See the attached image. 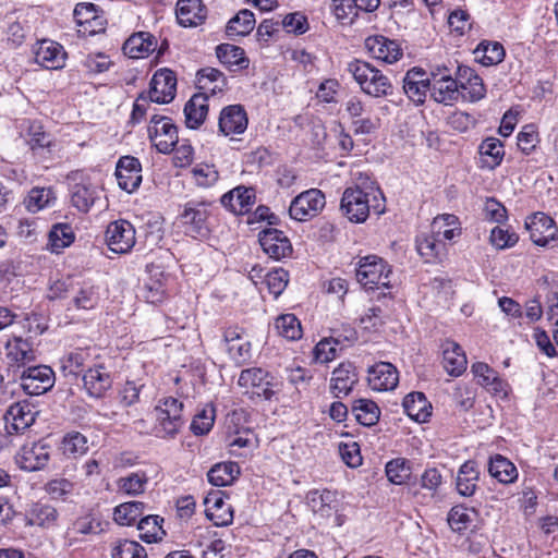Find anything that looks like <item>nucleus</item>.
<instances>
[{"instance_id":"72a5a7b5","label":"nucleus","mask_w":558,"mask_h":558,"mask_svg":"<svg viewBox=\"0 0 558 558\" xmlns=\"http://www.w3.org/2000/svg\"><path fill=\"white\" fill-rule=\"evenodd\" d=\"M208 113V96L206 93L193 95L184 106L185 124L189 129L199 128Z\"/></svg>"},{"instance_id":"de8ad7c7","label":"nucleus","mask_w":558,"mask_h":558,"mask_svg":"<svg viewBox=\"0 0 558 558\" xmlns=\"http://www.w3.org/2000/svg\"><path fill=\"white\" fill-rule=\"evenodd\" d=\"M163 519L159 515H146L141 518L137 523V530L140 531V537L146 543H156L161 541L166 534L162 530L161 523Z\"/></svg>"},{"instance_id":"052dcab7","label":"nucleus","mask_w":558,"mask_h":558,"mask_svg":"<svg viewBox=\"0 0 558 558\" xmlns=\"http://www.w3.org/2000/svg\"><path fill=\"white\" fill-rule=\"evenodd\" d=\"M46 493L56 500L66 501L75 493V484L68 478H54L45 486Z\"/></svg>"},{"instance_id":"5701e85b","label":"nucleus","mask_w":558,"mask_h":558,"mask_svg":"<svg viewBox=\"0 0 558 558\" xmlns=\"http://www.w3.org/2000/svg\"><path fill=\"white\" fill-rule=\"evenodd\" d=\"M35 61L49 70H58L65 64L63 47L52 40H41L35 50Z\"/></svg>"},{"instance_id":"f03ea898","label":"nucleus","mask_w":558,"mask_h":558,"mask_svg":"<svg viewBox=\"0 0 558 558\" xmlns=\"http://www.w3.org/2000/svg\"><path fill=\"white\" fill-rule=\"evenodd\" d=\"M360 89L374 98H388L393 96L395 87L390 78L372 63L354 59L347 65Z\"/></svg>"},{"instance_id":"cd10ccee","label":"nucleus","mask_w":558,"mask_h":558,"mask_svg":"<svg viewBox=\"0 0 558 558\" xmlns=\"http://www.w3.org/2000/svg\"><path fill=\"white\" fill-rule=\"evenodd\" d=\"M98 301V287L92 280H76L72 283L71 302L77 310H92Z\"/></svg>"},{"instance_id":"f257e3e1","label":"nucleus","mask_w":558,"mask_h":558,"mask_svg":"<svg viewBox=\"0 0 558 558\" xmlns=\"http://www.w3.org/2000/svg\"><path fill=\"white\" fill-rule=\"evenodd\" d=\"M385 209L383 192L368 178L347 187L342 193L340 210L351 222L362 223L372 211L379 216Z\"/></svg>"},{"instance_id":"a18cd8bd","label":"nucleus","mask_w":558,"mask_h":558,"mask_svg":"<svg viewBox=\"0 0 558 558\" xmlns=\"http://www.w3.org/2000/svg\"><path fill=\"white\" fill-rule=\"evenodd\" d=\"M352 413L361 425L367 427L377 424L380 417L378 405L368 399L355 400L352 405Z\"/></svg>"},{"instance_id":"680f3d73","label":"nucleus","mask_w":558,"mask_h":558,"mask_svg":"<svg viewBox=\"0 0 558 558\" xmlns=\"http://www.w3.org/2000/svg\"><path fill=\"white\" fill-rule=\"evenodd\" d=\"M61 448L65 456L76 458L88 450L87 438L77 432L70 433L64 436Z\"/></svg>"},{"instance_id":"a19ab883","label":"nucleus","mask_w":558,"mask_h":558,"mask_svg":"<svg viewBox=\"0 0 558 558\" xmlns=\"http://www.w3.org/2000/svg\"><path fill=\"white\" fill-rule=\"evenodd\" d=\"M488 472L501 484H511L518 478L517 466L506 457L496 454L489 459Z\"/></svg>"},{"instance_id":"6e6d98bb","label":"nucleus","mask_w":558,"mask_h":558,"mask_svg":"<svg viewBox=\"0 0 558 558\" xmlns=\"http://www.w3.org/2000/svg\"><path fill=\"white\" fill-rule=\"evenodd\" d=\"M192 177L199 187H211L219 180V172L215 165L207 162L196 163L192 169Z\"/></svg>"},{"instance_id":"0eeeda50","label":"nucleus","mask_w":558,"mask_h":558,"mask_svg":"<svg viewBox=\"0 0 558 558\" xmlns=\"http://www.w3.org/2000/svg\"><path fill=\"white\" fill-rule=\"evenodd\" d=\"M148 137L161 154H170L179 142L178 128L169 117L154 114L148 125Z\"/></svg>"},{"instance_id":"9d476101","label":"nucleus","mask_w":558,"mask_h":558,"mask_svg":"<svg viewBox=\"0 0 558 558\" xmlns=\"http://www.w3.org/2000/svg\"><path fill=\"white\" fill-rule=\"evenodd\" d=\"M177 92V77L169 69H159L155 72L149 84V100L155 104H169Z\"/></svg>"},{"instance_id":"4d7b16f0","label":"nucleus","mask_w":558,"mask_h":558,"mask_svg":"<svg viewBox=\"0 0 558 558\" xmlns=\"http://www.w3.org/2000/svg\"><path fill=\"white\" fill-rule=\"evenodd\" d=\"M480 62L485 66L500 63L505 58L502 45L497 41L481 43L475 50Z\"/></svg>"},{"instance_id":"39448f33","label":"nucleus","mask_w":558,"mask_h":558,"mask_svg":"<svg viewBox=\"0 0 558 558\" xmlns=\"http://www.w3.org/2000/svg\"><path fill=\"white\" fill-rule=\"evenodd\" d=\"M391 269L387 263L376 256L368 255L360 259L356 268L357 281L367 289L390 287Z\"/></svg>"},{"instance_id":"37998d69","label":"nucleus","mask_w":558,"mask_h":558,"mask_svg":"<svg viewBox=\"0 0 558 558\" xmlns=\"http://www.w3.org/2000/svg\"><path fill=\"white\" fill-rule=\"evenodd\" d=\"M255 26L254 13L247 9L239 11L227 24L226 34L230 39L248 35Z\"/></svg>"},{"instance_id":"ea45409f","label":"nucleus","mask_w":558,"mask_h":558,"mask_svg":"<svg viewBox=\"0 0 558 558\" xmlns=\"http://www.w3.org/2000/svg\"><path fill=\"white\" fill-rule=\"evenodd\" d=\"M402 405L408 416L415 422H426L432 414V405L423 392L415 391L407 395Z\"/></svg>"},{"instance_id":"c756f323","label":"nucleus","mask_w":558,"mask_h":558,"mask_svg":"<svg viewBox=\"0 0 558 558\" xmlns=\"http://www.w3.org/2000/svg\"><path fill=\"white\" fill-rule=\"evenodd\" d=\"M336 492L312 490L307 494V505L313 513L320 519H329L337 511Z\"/></svg>"},{"instance_id":"ddd939ff","label":"nucleus","mask_w":558,"mask_h":558,"mask_svg":"<svg viewBox=\"0 0 558 558\" xmlns=\"http://www.w3.org/2000/svg\"><path fill=\"white\" fill-rule=\"evenodd\" d=\"M116 177L120 189L128 193L136 191L142 183V165L133 156H122L116 166Z\"/></svg>"},{"instance_id":"79ce46f5","label":"nucleus","mask_w":558,"mask_h":558,"mask_svg":"<svg viewBox=\"0 0 558 558\" xmlns=\"http://www.w3.org/2000/svg\"><path fill=\"white\" fill-rule=\"evenodd\" d=\"M58 519V511L48 504L35 502L26 510L28 525L51 526Z\"/></svg>"},{"instance_id":"bf43d9fd","label":"nucleus","mask_w":558,"mask_h":558,"mask_svg":"<svg viewBox=\"0 0 558 558\" xmlns=\"http://www.w3.org/2000/svg\"><path fill=\"white\" fill-rule=\"evenodd\" d=\"M278 333L288 340H296L302 336L300 320L293 314L279 316L275 322Z\"/></svg>"},{"instance_id":"393cba45","label":"nucleus","mask_w":558,"mask_h":558,"mask_svg":"<svg viewBox=\"0 0 558 558\" xmlns=\"http://www.w3.org/2000/svg\"><path fill=\"white\" fill-rule=\"evenodd\" d=\"M359 381L355 367L350 363H341L333 369L331 376L330 389L336 398L348 396L354 385Z\"/></svg>"},{"instance_id":"3c124183","label":"nucleus","mask_w":558,"mask_h":558,"mask_svg":"<svg viewBox=\"0 0 558 558\" xmlns=\"http://www.w3.org/2000/svg\"><path fill=\"white\" fill-rule=\"evenodd\" d=\"M476 517L474 509L458 505L451 508L448 513V523L453 532L462 534L473 523Z\"/></svg>"},{"instance_id":"bb28decb","label":"nucleus","mask_w":558,"mask_h":558,"mask_svg":"<svg viewBox=\"0 0 558 558\" xmlns=\"http://www.w3.org/2000/svg\"><path fill=\"white\" fill-rule=\"evenodd\" d=\"M93 354L89 348H74L66 351L59 361L63 376L77 377L83 368L92 361Z\"/></svg>"},{"instance_id":"c03bdc74","label":"nucleus","mask_w":558,"mask_h":558,"mask_svg":"<svg viewBox=\"0 0 558 558\" xmlns=\"http://www.w3.org/2000/svg\"><path fill=\"white\" fill-rule=\"evenodd\" d=\"M240 474V466L235 462L215 464L207 473L208 482L217 487L228 486Z\"/></svg>"},{"instance_id":"1a4fd4ad","label":"nucleus","mask_w":558,"mask_h":558,"mask_svg":"<svg viewBox=\"0 0 558 558\" xmlns=\"http://www.w3.org/2000/svg\"><path fill=\"white\" fill-rule=\"evenodd\" d=\"M106 242L112 252L125 254L132 250L135 244V229L126 220H117L107 227Z\"/></svg>"},{"instance_id":"603ef678","label":"nucleus","mask_w":558,"mask_h":558,"mask_svg":"<svg viewBox=\"0 0 558 558\" xmlns=\"http://www.w3.org/2000/svg\"><path fill=\"white\" fill-rule=\"evenodd\" d=\"M75 239L73 229L68 223H57L49 232V245L52 252L59 253L70 246Z\"/></svg>"},{"instance_id":"13d9d810","label":"nucleus","mask_w":558,"mask_h":558,"mask_svg":"<svg viewBox=\"0 0 558 558\" xmlns=\"http://www.w3.org/2000/svg\"><path fill=\"white\" fill-rule=\"evenodd\" d=\"M197 85L199 89L215 94L225 85L223 74L215 68H205L197 72Z\"/></svg>"},{"instance_id":"e2e57ef3","label":"nucleus","mask_w":558,"mask_h":558,"mask_svg":"<svg viewBox=\"0 0 558 558\" xmlns=\"http://www.w3.org/2000/svg\"><path fill=\"white\" fill-rule=\"evenodd\" d=\"M386 475L388 481L396 485L404 484L410 475L411 469L404 459H393L386 464Z\"/></svg>"},{"instance_id":"dca6fc26","label":"nucleus","mask_w":558,"mask_h":558,"mask_svg":"<svg viewBox=\"0 0 558 558\" xmlns=\"http://www.w3.org/2000/svg\"><path fill=\"white\" fill-rule=\"evenodd\" d=\"M457 75L460 96L464 100L476 102L485 97L486 88L483 80L473 69L460 65Z\"/></svg>"},{"instance_id":"412c9836","label":"nucleus","mask_w":558,"mask_h":558,"mask_svg":"<svg viewBox=\"0 0 558 558\" xmlns=\"http://www.w3.org/2000/svg\"><path fill=\"white\" fill-rule=\"evenodd\" d=\"M73 15L77 26L81 27L78 32L94 35L104 29L102 16L99 15L98 7L94 3H77L74 8Z\"/></svg>"},{"instance_id":"7c9ffc66","label":"nucleus","mask_w":558,"mask_h":558,"mask_svg":"<svg viewBox=\"0 0 558 558\" xmlns=\"http://www.w3.org/2000/svg\"><path fill=\"white\" fill-rule=\"evenodd\" d=\"M7 429L11 434L25 430L35 422V412L26 402L12 404L5 414Z\"/></svg>"},{"instance_id":"a878e982","label":"nucleus","mask_w":558,"mask_h":558,"mask_svg":"<svg viewBox=\"0 0 558 558\" xmlns=\"http://www.w3.org/2000/svg\"><path fill=\"white\" fill-rule=\"evenodd\" d=\"M157 48V39L148 32H138L130 36L123 45V52L132 59L148 57Z\"/></svg>"},{"instance_id":"2eb2a0df","label":"nucleus","mask_w":558,"mask_h":558,"mask_svg":"<svg viewBox=\"0 0 558 558\" xmlns=\"http://www.w3.org/2000/svg\"><path fill=\"white\" fill-rule=\"evenodd\" d=\"M525 227L530 232V238L538 246H547L555 240L558 232L555 221L544 213H536L527 218Z\"/></svg>"},{"instance_id":"864d4df0","label":"nucleus","mask_w":558,"mask_h":558,"mask_svg":"<svg viewBox=\"0 0 558 558\" xmlns=\"http://www.w3.org/2000/svg\"><path fill=\"white\" fill-rule=\"evenodd\" d=\"M148 477L144 472H132L120 477L117 482L119 492L130 496H136L145 492Z\"/></svg>"},{"instance_id":"69168bd1","label":"nucleus","mask_w":558,"mask_h":558,"mask_svg":"<svg viewBox=\"0 0 558 558\" xmlns=\"http://www.w3.org/2000/svg\"><path fill=\"white\" fill-rule=\"evenodd\" d=\"M518 241V234L509 229L497 226L490 231L489 242L497 250L513 247Z\"/></svg>"},{"instance_id":"c9c22d12","label":"nucleus","mask_w":558,"mask_h":558,"mask_svg":"<svg viewBox=\"0 0 558 558\" xmlns=\"http://www.w3.org/2000/svg\"><path fill=\"white\" fill-rule=\"evenodd\" d=\"M430 232L444 243L452 241L461 235L458 217L452 214H442L435 217L430 225Z\"/></svg>"},{"instance_id":"6ab92c4d","label":"nucleus","mask_w":558,"mask_h":558,"mask_svg":"<svg viewBox=\"0 0 558 558\" xmlns=\"http://www.w3.org/2000/svg\"><path fill=\"white\" fill-rule=\"evenodd\" d=\"M247 114L243 106L230 105L225 107L219 116V131L228 136L242 134L247 129Z\"/></svg>"},{"instance_id":"8fccbe9b","label":"nucleus","mask_w":558,"mask_h":558,"mask_svg":"<svg viewBox=\"0 0 558 558\" xmlns=\"http://www.w3.org/2000/svg\"><path fill=\"white\" fill-rule=\"evenodd\" d=\"M217 58L221 63L228 66L246 68L248 65V59L244 56V50L234 45L221 44L216 48Z\"/></svg>"},{"instance_id":"6e6552de","label":"nucleus","mask_w":558,"mask_h":558,"mask_svg":"<svg viewBox=\"0 0 558 558\" xmlns=\"http://www.w3.org/2000/svg\"><path fill=\"white\" fill-rule=\"evenodd\" d=\"M325 194L318 189H310L295 196L289 207V215L296 221H307L325 208Z\"/></svg>"},{"instance_id":"20e7f679","label":"nucleus","mask_w":558,"mask_h":558,"mask_svg":"<svg viewBox=\"0 0 558 558\" xmlns=\"http://www.w3.org/2000/svg\"><path fill=\"white\" fill-rule=\"evenodd\" d=\"M211 207L213 203L207 201H191L184 205L180 219L187 235L205 239L209 234L208 218L211 215Z\"/></svg>"},{"instance_id":"c85d7f7f","label":"nucleus","mask_w":558,"mask_h":558,"mask_svg":"<svg viewBox=\"0 0 558 558\" xmlns=\"http://www.w3.org/2000/svg\"><path fill=\"white\" fill-rule=\"evenodd\" d=\"M175 14L181 26L194 27L204 22L206 8L202 0H178Z\"/></svg>"},{"instance_id":"5fc2aeb1","label":"nucleus","mask_w":558,"mask_h":558,"mask_svg":"<svg viewBox=\"0 0 558 558\" xmlns=\"http://www.w3.org/2000/svg\"><path fill=\"white\" fill-rule=\"evenodd\" d=\"M8 356L17 363H27L35 360V352L32 344L22 339L14 337L7 342Z\"/></svg>"},{"instance_id":"774afa93","label":"nucleus","mask_w":558,"mask_h":558,"mask_svg":"<svg viewBox=\"0 0 558 558\" xmlns=\"http://www.w3.org/2000/svg\"><path fill=\"white\" fill-rule=\"evenodd\" d=\"M214 422L215 409L206 407L194 416L191 423V430L195 435H205L213 428Z\"/></svg>"},{"instance_id":"09e8293b","label":"nucleus","mask_w":558,"mask_h":558,"mask_svg":"<svg viewBox=\"0 0 558 558\" xmlns=\"http://www.w3.org/2000/svg\"><path fill=\"white\" fill-rule=\"evenodd\" d=\"M145 504L142 501L123 502L114 508L113 519L120 525H132L142 517Z\"/></svg>"},{"instance_id":"4468645a","label":"nucleus","mask_w":558,"mask_h":558,"mask_svg":"<svg viewBox=\"0 0 558 558\" xmlns=\"http://www.w3.org/2000/svg\"><path fill=\"white\" fill-rule=\"evenodd\" d=\"M365 47L369 54L385 63L392 64L400 60L403 51L397 40L383 35L369 36L365 40Z\"/></svg>"},{"instance_id":"f704fd0d","label":"nucleus","mask_w":558,"mask_h":558,"mask_svg":"<svg viewBox=\"0 0 558 558\" xmlns=\"http://www.w3.org/2000/svg\"><path fill=\"white\" fill-rule=\"evenodd\" d=\"M466 356L462 348L447 340L442 344V365L446 372L451 376H460L466 369Z\"/></svg>"},{"instance_id":"423d86ee","label":"nucleus","mask_w":558,"mask_h":558,"mask_svg":"<svg viewBox=\"0 0 558 558\" xmlns=\"http://www.w3.org/2000/svg\"><path fill=\"white\" fill-rule=\"evenodd\" d=\"M238 384L245 389V393H251L265 400H270L279 390V384L276 378L259 367L243 369Z\"/></svg>"},{"instance_id":"58836bf2","label":"nucleus","mask_w":558,"mask_h":558,"mask_svg":"<svg viewBox=\"0 0 558 558\" xmlns=\"http://www.w3.org/2000/svg\"><path fill=\"white\" fill-rule=\"evenodd\" d=\"M98 198L99 192L92 183H75L71 189V204L81 213H88Z\"/></svg>"},{"instance_id":"aec40b11","label":"nucleus","mask_w":558,"mask_h":558,"mask_svg":"<svg viewBox=\"0 0 558 558\" xmlns=\"http://www.w3.org/2000/svg\"><path fill=\"white\" fill-rule=\"evenodd\" d=\"M15 460L22 470L29 472L37 471L47 464L49 460V451L43 444H26L20 449Z\"/></svg>"},{"instance_id":"4be33fe9","label":"nucleus","mask_w":558,"mask_h":558,"mask_svg":"<svg viewBox=\"0 0 558 558\" xmlns=\"http://www.w3.org/2000/svg\"><path fill=\"white\" fill-rule=\"evenodd\" d=\"M471 372L477 380V384L489 392L506 397L508 393L507 383L498 376V373L488 364L476 362L471 366Z\"/></svg>"},{"instance_id":"0e129e2a","label":"nucleus","mask_w":558,"mask_h":558,"mask_svg":"<svg viewBox=\"0 0 558 558\" xmlns=\"http://www.w3.org/2000/svg\"><path fill=\"white\" fill-rule=\"evenodd\" d=\"M263 282L266 284L269 293H271L275 298H278L288 286L289 274L283 268H277L267 272L264 276Z\"/></svg>"},{"instance_id":"b1692460","label":"nucleus","mask_w":558,"mask_h":558,"mask_svg":"<svg viewBox=\"0 0 558 558\" xmlns=\"http://www.w3.org/2000/svg\"><path fill=\"white\" fill-rule=\"evenodd\" d=\"M256 195L253 187L238 186L221 197V204L235 215H244L255 204Z\"/></svg>"},{"instance_id":"473e14b6","label":"nucleus","mask_w":558,"mask_h":558,"mask_svg":"<svg viewBox=\"0 0 558 558\" xmlns=\"http://www.w3.org/2000/svg\"><path fill=\"white\" fill-rule=\"evenodd\" d=\"M416 251L427 263L441 260L446 254V243L437 239L432 232L416 236Z\"/></svg>"},{"instance_id":"7ed1b4c3","label":"nucleus","mask_w":558,"mask_h":558,"mask_svg":"<svg viewBox=\"0 0 558 558\" xmlns=\"http://www.w3.org/2000/svg\"><path fill=\"white\" fill-rule=\"evenodd\" d=\"M155 433L161 438L174 437L184 424L183 403L173 397L161 399L155 410Z\"/></svg>"},{"instance_id":"2f4dec72","label":"nucleus","mask_w":558,"mask_h":558,"mask_svg":"<svg viewBox=\"0 0 558 558\" xmlns=\"http://www.w3.org/2000/svg\"><path fill=\"white\" fill-rule=\"evenodd\" d=\"M480 168L494 170L505 157L504 144L496 137H487L478 146Z\"/></svg>"},{"instance_id":"338daca9","label":"nucleus","mask_w":558,"mask_h":558,"mask_svg":"<svg viewBox=\"0 0 558 558\" xmlns=\"http://www.w3.org/2000/svg\"><path fill=\"white\" fill-rule=\"evenodd\" d=\"M112 558H147V554L137 542L122 539L112 549Z\"/></svg>"},{"instance_id":"4c0bfd02","label":"nucleus","mask_w":558,"mask_h":558,"mask_svg":"<svg viewBox=\"0 0 558 558\" xmlns=\"http://www.w3.org/2000/svg\"><path fill=\"white\" fill-rule=\"evenodd\" d=\"M430 95L439 104H450L456 101L459 96L458 77L453 78L451 74H446L430 83Z\"/></svg>"},{"instance_id":"a211bd4d","label":"nucleus","mask_w":558,"mask_h":558,"mask_svg":"<svg viewBox=\"0 0 558 558\" xmlns=\"http://www.w3.org/2000/svg\"><path fill=\"white\" fill-rule=\"evenodd\" d=\"M83 385L90 397L100 398L112 386L110 372L104 364H95L84 373Z\"/></svg>"},{"instance_id":"f8f14e48","label":"nucleus","mask_w":558,"mask_h":558,"mask_svg":"<svg viewBox=\"0 0 558 558\" xmlns=\"http://www.w3.org/2000/svg\"><path fill=\"white\" fill-rule=\"evenodd\" d=\"M53 386V372L49 366H32L23 371L21 387L29 396H39Z\"/></svg>"},{"instance_id":"49530a36","label":"nucleus","mask_w":558,"mask_h":558,"mask_svg":"<svg viewBox=\"0 0 558 558\" xmlns=\"http://www.w3.org/2000/svg\"><path fill=\"white\" fill-rule=\"evenodd\" d=\"M56 202V195L50 187H34L24 199V205L29 213H38L50 207Z\"/></svg>"},{"instance_id":"f3484780","label":"nucleus","mask_w":558,"mask_h":558,"mask_svg":"<svg viewBox=\"0 0 558 558\" xmlns=\"http://www.w3.org/2000/svg\"><path fill=\"white\" fill-rule=\"evenodd\" d=\"M368 385L375 391H389L397 387L399 373L388 362H379L368 368Z\"/></svg>"},{"instance_id":"9b49d317","label":"nucleus","mask_w":558,"mask_h":558,"mask_svg":"<svg viewBox=\"0 0 558 558\" xmlns=\"http://www.w3.org/2000/svg\"><path fill=\"white\" fill-rule=\"evenodd\" d=\"M258 241L263 251L275 260H280L292 254V244L283 231L267 228L259 232Z\"/></svg>"},{"instance_id":"e433bc0d","label":"nucleus","mask_w":558,"mask_h":558,"mask_svg":"<svg viewBox=\"0 0 558 558\" xmlns=\"http://www.w3.org/2000/svg\"><path fill=\"white\" fill-rule=\"evenodd\" d=\"M480 478V471L474 461L464 462L457 474L456 487L458 493L463 497H471L474 495L477 482Z\"/></svg>"}]
</instances>
